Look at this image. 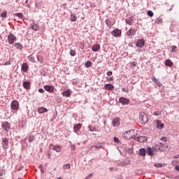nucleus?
I'll return each instance as SVG.
<instances>
[{"label": "nucleus", "mask_w": 179, "mask_h": 179, "mask_svg": "<svg viewBox=\"0 0 179 179\" xmlns=\"http://www.w3.org/2000/svg\"><path fill=\"white\" fill-rule=\"evenodd\" d=\"M134 132L135 131H134V129L127 131L122 134V136L125 139H132V138H134V136H135V134H134Z\"/></svg>", "instance_id": "nucleus-1"}, {"label": "nucleus", "mask_w": 179, "mask_h": 179, "mask_svg": "<svg viewBox=\"0 0 179 179\" xmlns=\"http://www.w3.org/2000/svg\"><path fill=\"white\" fill-rule=\"evenodd\" d=\"M139 120L141 124H146L149 119H148V115L144 112H141L139 113Z\"/></svg>", "instance_id": "nucleus-2"}, {"label": "nucleus", "mask_w": 179, "mask_h": 179, "mask_svg": "<svg viewBox=\"0 0 179 179\" xmlns=\"http://www.w3.org/2000/svg\"><path fill=\"white\" fill-rule=\"evenodd\" d=\"M167 148V145L164 144V143H159L155 145V149H158V150L163 151L164 148Z\"/></svg>", "instance_id": "nucleus-3"}, {"label": "nucleus", "mask_w": 179, "mask_h": 179, "mask_svg": "<svg viewBox=\"0 0 179 179\" xmlns=\"http://www.w3.org/2000/svg\"><path fill=\"white\" fill-rule=\"evenodd\" d=\"M10 108L12 110H19V101L14 100L11 102Z\"/></svg>", "instance_id": "nucleus-4"}, {"label": "nucleus", "mask_w": 179, "mask_h": 179, "mask_svg": "<svg viewBox=\"0 0 179 179\" xmlns=\"http://www.w3.org/2000/svg\"><path fill=\"white\" fill-rule=\"evenodd\" d=\"M134 141H137L138 142H140L141 143H143L144 142H146L148 141V138H146V136H145L134 137Z\"/></svg>", "instance_id": "nucleus-5"}, {"label": "nucleus", "mask_w": 179, "mask_h": 179, "mask_svg": "<svg viewBox=\"0 0 179 179\" xmlns=\"http://www.w3.org/2000/svg\"><path fill=\"white\" fill-rule=\"evenodd\" d=\"M16 41V36L13 34H10L8 36V41L10 44H13Z\"/></svg>", "instance_id": "nucleus-6"}, {"label": "nucleus", "mask_w": 179, "mask_h": 179, "mask_svg": "<svg viewBox=\"0 0 179 179\" xmlns=\"http://www.w3.org/2000/svg\"><path fill=\"white\" fill-rule=\"evenodd\" d=\"M136 47H138L139 48H143V47L145 45V40L143 39H138L137 40Z\"/></svg>", "instance_id": "nucleus-7"}, {"label": "nucleus", "mask_w": 179, "mask_h": 179, "mask_svg": "<svg viewBox=\"0 0 179 179\" xmlns=\"http://www.w3.org/2000/svg\"><path fill=\"white\" fill-rule=\"evenodd\" d=\"M121 30L120 29H115L111 32L112 36L114 37H120L121 36Z\"/></svg>", "instance_id": "nucleus-8"}, {"label": "nucleus", "mask_w": 179, "mask_h": 179, "mask_svg": "<svg viewBox=\"0 0 179 179\" xmlns=\"http://www.w3.org/2000/svg\"><path fill=\"white\" fill-rule=\"evenodd\" d=\"M121 123V119L120 118H115L112 121L113 127H118Z\"/></svg>", "instance_id": "nucleus-9"}, {"label": "nucleus", "mask_w": 179, "mask_h": 179, "mask_svg": "<svg viewBox=\"0 0 179 179\" xmlns=\"http://www.w3.org/2000/svg\"><path fill=\"white\" fill-rule=\"evenodd\" d=\"M136 34V29L131 28L127 32V36H129L132 37V36H135Z\"/></svg>", "instance_id": "nucleus-10"}, {"label": "nucleus", "mask_w": 179, "mask_h": 179, "mask_svg": "<svg viewBox=\"0 0 179 179\" xmlns=\"http://www.w3.org/2000/svg\"><path fill=\"white\" fill-rule=\"evenodd\" d=\"M119 101H120V103H121L123 105L129 104V100L124 97L120 98Z\"/></svg>", "instance_id": "nucleus-11"}, {"label": "nucleus", "mask_w": 179, "mask_h": 179, "mask_svg": "<svg viewBox=\"0 0 179 179\" xmlns=\"http://www.w3.org/2000/svg\"><path fill=\"white\" fill-rule=\"evenodd\" d=\"M45 90H46V92H48L49 93H52L54 92V87L51 86V85H45L44 87Z\"/></svg>", "instance_id": "nucleus-12"}, {"label": "nucleus", "mask_w": 179, "mask_h": 179, "mask_svg": "<svg viewBox=\"0 0 179 179\" xmlns=\"http://www.w3.org/2000/svg\"><path fill=\"white\" fill-rule=\"evenodd\" d=\"M80 128H82V124H78L75 125L73 127L74 132H76V134H79V131H80Z\"/></svg>", "instance_id": "nucleus-13"}, {"label": "nucleus", "mask_w": 179, "mask_h": 179, "mask_svg": "<svg viewBox=\"0 0 179 179\" xmlns=\"http://www.w3.org/2000/svg\"><path fill=\"white\" fill-rule=\"evenodd\" d=\"M2 145L3 148L6 149L8 148V145H9V141H8V138H3Z\"/></svg>", "instance_id": "nucleus-14"}, {"label": "nucleus", "mask_w": 179, "mask_h": 179, "mask_svg": "<svg viewBox=\"0 0 179 179\" xmlns=\"http://www.w3.org/2000/svg\"><path fill=\"white\" fill-rule=\"evenodd\" d=\"M105 90H114V85L112 84H106L104 85Z\"/></svg>", "instance_id": "nucleus-15"}, {"label": "nucleus", "mask_w": 179, "mask_h": 179, "mask_svg": "<svg viewBox=\"0 0 179 179\" xmlns=\"http://www.w3.org/2000/svg\"><path fill=\"white\" fill-rule=\"evenodd\" d=\"M157 128H158V129H163V128H164V124L162 123L160 120H157Z\"/></svg>", "instance_id": "nucleus-16"}, {"label": "nucleus", "mask_w": 179, "mask_h": 179, "mask_svg": "<svg viewBox=\"0 0 179 179\" xmlns=\"http://www.w3.org/2000/svg\"><path fill=\"white\" fill-rule=\"evenodd\" d=\"M30 27L32 30H35V31H37V30H38V29L40 28V26L36 23L31 24Z\"/></svg>", "instance_id": "nucleus-17"}, {"label": "nucleus", "mask_w": 179, "mask_h": 179, "mask_svg": "<svg viewBox=\"0 0 179 179\" xmlns=\"http://www.w3.org/2000/svg\"><path fill=\"white\" fill-rule=\"evenodd\" d=\"M52 150H55V152H57V153H59L61 152V150H62V148H61V146L59 145H56L53 146Z\"/></svg>", "instance_id": "nucleus-18"}, {"label": "nucleus", "mask_w": 179, "mask_h": 179, "mask_svg": "<svg viewBox=\"0 0 179 179\" xmlns=\"http://www.w3.org/2000/svg\"><path fill=\"white\" fill-rule=\"evenodd\" d=\"M21 69L23 72H27V71H29V66H27V63H24L22 65Z\"/></svg>", "instance_id": "nucleus-19"}, {"label": "nucleus", "mask_w": 179, "mask_h": 179, "mask_svg": "<svg viewBox=\"0 0 179 179\" xmlns=\"http://www.w3.org/2000/svg\"><path fill=\"white\" fill-rule=\"evenodd\" d=\"M47 111H48V110L44 107H41L38 108V113L39 114H43V113H47Z\"/></svg>", "instance_id": "nucleus-20"}, {"label": "nucleus", "mask_w": 179, "mask_h": 179, "mask_svg": "<svg viewBox=\"0 0 179 179\" xmlns=\"http://www.w3.org/2000/svg\"><path fill=\"white\" fill-rule=\"evenodd\" d=\"M2 128L3 129L6 130V131H8L10 128V127L9 126V123H8L7 122H5L3 124H2Z\"/></svg>", "instance_id": "nucleus-21"}, {"label": "nucleus", "mask_w": 179, "mask_h": 179, "mask_svg": "<svg viewBox=\"0 0 179 179\" xmlns=\"http://www.w3.org/2000/svg\"><path fill=\"white\" fill-rule=\"evenodd\" d=\"M92 50L94 51V52H96L97 51H100V45L96 44L92 46Z\"/></svg>", "instance_id": "nucleus-22"}, {"label": "nucleus", "mask_w": 179, "mask_h": 179, "mask_svg": "<svg viewBox=\"0 0 179 179\" xmlns=\"http://www.w3.org/2000/svg\"><path fill=\"white\" fill-rule=\"evenodd\" d=\"M15 48H17V50H22L23 49V45H22L20 43H16L14 44Z\"/></svg>", "instance_id": "nucleus-23"}, {"label": "nucleus", "mask_w": 179, "mask_h": 179, "mask_svg": "<svg viewBox=\"0 0 179 179\" xmlns=\"http://www.w3.org/2000/svg\"><path fill=\"white\" fill-rule=\"evenodd\" d=\"M155 150V148H152L150 147H148L147 148V152L149 156H153V151Z\"/></svg>", "instance_id": "nucleus-24"}, {"label": "nucleus", "mask_w": 179, "mask_h": 179, "mask_svg": "<svg viewBox=\"0 0 179 179\" xmlns=\"http://www.w3.org/2000/svg\"><path fill=\"white\" fill-rule=\"evenodd\" d=\"M23 87H24V89H27V90L30 89V82H29V81L24 82Z\"/></svg>", "instance_id": "nucleus-25"}, {"label": "nucleus", "mask_w": 179, "mask_h": 179, "mask_svg": "<svg viewBox=\"0 0 179 179\" xmlns=\"http://www.w3.org/2000/svg\"><path fill=\"white\" fill-rule=\"evenodd\" d=\"M71 169V164H66L63 166V170H64V171L66 173H68V170H69Z\"/></svg>", "instance_id": "nucleus-26"}, {"label": "nucleus", "mask_w": 179, "mask_h": 179, "mask_svg": "<svg viewBox=\"0 0 179 179\" xmlns=\"http://www.w3.org/2000/svg\"><path fill=\"white\" fill-rule=\"evenodd\" d=\"M64 97H71V91L67 90L64 92H63Z\"/></svg>", "instance_id": "nucleus-27"}, {"label": "nucleus", "mask_w": 179, "mask_h": 179, "mask_svg": "<svg viewBox=\"0 0 179 179\" xmlns=\"http://www.w3.org/2000/svg\"><path fill=\"white\" fill-rule=\"evenodd\" d=\"M140 156H146V150L145 148H141L139 150Z\"/></svg>", "instance_id": "nucleus-28"}, {"label": "nucleus", "mask_w": 179, "mask_h": 179, "mask_svg": "<svg viewBox=\"0 0 179 179\" xmlns=\"http://www.w3.org/2000/svg\"><path fill=\"white\" fill-rule=\"evenodd\" d=\"M165 65L166 66H173V62L171 60H170L169 59H167L166 61H165Z\"/></svg>", "instance_id": "nucleus-29"}, {"label": "nucleus", "mask_w": 179, "mask_h": 179, "mask_svg": "<svg viewBox=\"0 0 179 179\" xmlns=\"http://www.w3.org/2000/svg\"><path fill=\"white\" fill-rule=\"evenodd\" d=\"M152 80H153L154 83H155L157 86H158L159 87H160V86H162V84L160 83V81H159V80H157V78H152Z\"/></svg>", "instance_id": "nucleus-30"}, {"label": "nucleus", "mask_w": 179, "mask_h": 179, "mask_svg": "<svg viewBox=\"0 0 179 179\" xmlns=\"http://www.w3.org/2000/svg\"><path fill=\"white\" fill-rule=\"evenodd\" d=\"M90 149H91V150L96 151V150H99V149H101V146L92 145V146H91Z\"/></svg>", "instance_id": "nucleus-31"}, {"label": "nucleus", "mask_w": 179, "mask_h": 179, "mask_svg": "<svg viewBox=\"0 0 179 179\" xmlns=\"http://www.w3.org/2000/svg\"><path fill=\"white\" fill-rule=\"evenodd\" d=\"M71 22H76V20H78V17H76V15L71 14Z\"/></svg>", "instance_id": "nucleus-32"}, {"label": "nucleus", "mask_w": 179, "mask_h": 179, "mask_svg": "<svg viewBox=\"0 0 179 179\" xmlns=\"http://www.w3.org/2000/svg\"><path fill=\"white\" fill-rule=\"evenodd\" d=\"M106 24L108 26V27H113V23L111 22V21H110V20H106L105 21Z\"/></svg>", "instance_id": "nucleus-33"}, {"label": "nucleus", "mask_w": 179, "mask_h": 179, "mask_svg": "<svg viewBox=\"0 0 179 179\" xmlns=\"http://www.w3.org/2000/svg\"><path fill=\"white\" fill-rule=\"evenodd\" d=\"M37 59H38V62H40L41 64H43L44 62V59H43V56L41 55H37Z\"/></svg>", "instance_id": "nucleus-34"}, {"label": "nucleus", "mask_w": 179, "mask_h": 179, "mask_svg": "<svg viewBox=\"0 0 179 179\" xmlns=\"http://www.w3.org/2000/svg\"><path fill=\"white\" fill-rule=\"evenodd\" d=\"M155 23H157V24H162L163 23V19L159 17L155 20Z\"/></svg>", "instance_id": "nucleus-35"}, {"label": "nucleus", "mask_w": 179, "mask_h": 179, "mask_svg": "<svg viewBox=\"0 0 179 179\" xmlns=\"http://www.w3.org/2000/svg\"><path fill=\"white\" fill-rule=\"evenodd\" d=\"M155 167L160 169L161 167H163V164L162 163H155L154 164Z\"/></svg>", "instance_id": "nucleus-36"}, {"label": "nucleus", "mask_w": 179, "mask_h": 179, "mask_svg": "<svg viewBox=\"0 0 179 179\" xmlns=\"http://www.w3.org/2000/svg\"><path fill=\"white\" fill-rule=\"evenodd\" d=\"M29 60L31 62H35V58L33 57V55L29 56Z\"/></svg>", "instance_id": "nucleus-37"}, {"label": "nucleus", "mask_w": 179, "mask_h": 179, "mask_svg": "<svg viewBox=\"0 0 179 179\" xmlns=\"http://www.w3.org/2000/svg\"><path fill=\"white\" fill-rule=\"evenodd\" d=\"M29 142H33L34 141V136L33 135H31L28 137Z\"/></svg>", "instance_id": "nucleus-38"}, {"label": "nucleus", "mask_w": 179, "mask_h": 179, "mask_svg": "<svg viewBox=\"0 0 179 179\" xmlns=\"http://www.w3.org/2000/svg\"><path fill=\"white\" fill-rule=\"evenodd\" d=\"M147 15L148 16H150V17H153V11L152 10H148V13H147Z\"/></svg>", "instance_id": "nucleus-39"}, {"label": "nucleus", "mask_w": 179, "mask_h": 179, "mask_svg": "<svg viewBox=\"0 0 179 179\" xmlns=\"http://www.w3.org/2000/svg\"><path fill=\"white\" fill-rule=\"evenodd\" d=\"M15 16H17V17L22 18V17H23V13H15Z\"/></svg>", "instance_id": "nucleus-40"}, {"label": "nucleus", "mask_w": 179, "mask_h": 179, "mask_svg": "<svg viewBox=\"0 0 179 179\" xmlns=\"http://www.w3.org/2000/svg\"><path fill=\"white\" fill-rule=\"evenodd\" d=\"M91 65H92V62H90V61H88L85 63L86 68H90V66H91Z\"/></svg>", "instance_id": "nucleus-41"}, {"label": "nucleus", "mask_w": 179, "mask_h": 179, "mask_svg": "<svg viewBox=\"0 0 179 179\" xmlns=\"http://www.w3.org/2000/svg\"><path fill=\"white\" fill-rule=\"evenodd\" d=\"M76 54V52L75 50H71L70 51V55H71V57H75Z\"/></svg>", "instance_id": "nucleus-42"}, {"label": "nucleus", "mask_w": 179, "mask_h": 179, "mask_svg": "<svg viewBox=\"0 0 179 179\" xmlns=\"http://www.w3.org/2000/svg\"><path fill=\"white\" fill-rule=\"evenodd\" d=\"M171 48H172L171 52H176V50H177V46L173 45L171 46Z\"/></svg>", "instance_id": "nucleus-43"}, {"label": "nucleus", "mask_w": 179, "mask_h": 179, "mask_svg": "<svg viewBox=\"0 0 179 179\" xmlns=\"http://www.w3.org/2000/svg\"><path fill=\"white\" fill-rule=\"evenodd\" d=\"M113 141L116 143H120V138H118L117 137H114Z\"/></svg>", "instance_id": "nucleus-44"}, {"label": "nucleus", "mask_w": 179, "mask_h": 179, "mask_svg": "<svg viewBox=\"0 0 179 179\" xmlns=\"http://www.w3.org/2000/svg\"><path fill=\"white\" fill-rule=\"evenodd\" d=\"M6 11H3L1 15V17H6Z\"/></svg>", "instance_id": "nucleus-45"}, {"label": "nucleus", "mask_w": 179, "mask_h": 179, "mask_svg": "<svg viewBox=\"0 0 179 179\" xmlns=\"http://www.w3.org/2000/svg\"><path fill=\"white\" fill-rule=\"evenodd\" d=\"M134 66H136V62H132L131 63V67L134 68Z\"/></svg>", "instance_id": "nucleus-46"}, {"label": "nucleus", "mask_w": 179, "mask_h": 179, "mask_svg": "<svg viewBox=\"0 0 179 179\" xmlns=\"http://www.w3.org/2000/svg\"><path fill=\"white\" fill-rule=\"evenodd\" d=\"M106 75H107L108 76H111V75H113V71H108L107 73H106Z\"/></svg>", "instance_id": "nucleus-47"}, {"label": "nucleus", "mask_w": 179, "mask_h": 179, "mask_svg": "<svg viewBox=\"0 0 179 179\" xmlns=\"http://www.w3.org/2000/svg\"><path fill=\"white\" fill-rule=\"evenodd\" d=\"M5 174V171L3 170H0V177H2Z\"/></svg>", "instance_id": "nucleus-48"}, {"label": "nucleus", "mask_w": 179, "mask_h": 179, "mask_svg": "<svg viewBox=\"0 0 179 179\" xmlns=\"http://www.w3.org/2000/svg\"><path fill=\"white\" fill-rule=\"evenodd\" d=\"M161 141H162L163 142H167V138H166V137H162V138H161Z\"/></svg>", "instance_id": "nucleus-49"}, {"label": "nucleus", "mask_w": 179, "mask_h": 179, "mask_svg": "<svg viewBox=\"0 0 179 179\" xmlns=\"http://www.w3.org/2000/svg\"><path fill=\"white\" fill-rule=\"evenodd\" d=\"M154 115H156V117H157V115H160V112L159 111L155 112Z\"/></svg>", "instance_id": "nucleus-50"}, {"label": "nucleus", "mask_w": 179, "mask_h": 179, "mask_svg": "<svg viewBox=\"0 0 179 179\" xmlns=\"http://www.w3.org/2000/svg\"><path fill=\"white\" fill-rule=\"evenodd\" d=\"M93 177V173H90L88 176L86 177L85 179H89L90 178Z\"/></svg>", "instance_id": "nucleus-51"}, {"label": "nucleus", "mask_w": 179, "mask_h": 179, "mask_svg": "<svg viewBox=\"0 0 179 179\" xmlns=\"http://www.w3.org/2000/svg\"><path fill=\"white\" fill-rule=\"evenodd\" d=\"M127 24H129L131 26V24H132V23H134V21H130V22L127 21Z\"/></svg>", "instance_id": "nucleus-52"}, {"label": "nucleus", "mask_w": 179, "mask_h": 179, "mask_svg": "<svg viewBox=\"0 0 179 179\" xmlns=\"http://www.w3.org/2000/svg\"><path fill=\"white\" fill-rule=\"evenodd\" d=\"M38 92H39V93H44V90H43V89H39V90H38Z\"/></svg>", "instance_id": "nucleus-53"}, {"label": "nucleus", "mask_w": 179, "mask_h": 179, "mask_svg": "<svg viewBox=\"0 0 179 179\" xmlns=\"http://www.w3.org/2000/svg\"><path fill=\"white\" fill-rule=\"evenodd\" d=\"M175 169L176 170V171H179V166H176L175 167Z\"/></svg>", "instance_id": "nucleus-54"}, {"label": "nucleus", "mask_w": 179, "mask_h": 179, "mask_svg": "<svg viewBox=\"0 0 179 179\" xmlns=\"http://www.w3.org/2000/svg\"><path fill=\"white\" fill-rule=\"evenodd\" d=\"M122 92H128V91L125 90V88H123V89H122Z\"/></svg>", "instance_id": "nucleus-55"}, {"label": "nucleus", "mask_w": 179, "mask_h": 179, "mask_svg": "<svg viewBox=\"0 0 179 179\" xmlns=\"http://www.w3.org/2000/svg\"><path fill=\"white\" fill-rule=\"evenodd\" d=\"M48 156L49 159H51V155L48 154Z\"/></svg>", "instance_id": "nucleus-56"}, {"label": "nucleus", "mask_w": 179, "mask_h": 179, "mask_svg": "<svg viewBox=\"0 0 179 179\" xmlns=\"http://www.w3.org/2000/svg\"><path fill=\"white\" fill-rule=\"evenodd\" d=\"M113 77H111V78H110V80H113Z\"/></svg>", "instance_id": "nucleus-57"}, {"label": "nucleus", "mask_w": 179, "mask_h": 179, "mask_svg": "<svg viewBox=\"0 0 179 179\" xmlns=\"http://www.w3.org/2000/svg\"><path fill=\"white\" fill-rule=\"evenodd\" d=\"M57 179H62V178H58Z\"/></svg>", "instance_id": "nucleus-58"}, {"label": "nucleus", "mask_w": 179, "mask_h": 179, "mask_svg": "<svg viewBox=\"0 0 179 179\" xmlns=\"http://www.w3.org/2000/svg\"><path fill=\"white\" fill-rule=\"evenodd\" d=\"M27 2H28V1L27 0V1H26V3H27Z\"/></svg>", "instance_id": "nucleus-59"}, {"label": "nucleus", "mask_w": 179, "mask_h": 179, "mask_svg": "<svg viewBox=\"0 0 179 179\" xmlns=\"http://www.w3.org/2000/svg\"><path fill=\"white\" fill-rule=\"evenodd\" d=\"M0 38H1V35H0Z\"/></svg>", "instance_id": "nucleus-60"}]
</instances>
